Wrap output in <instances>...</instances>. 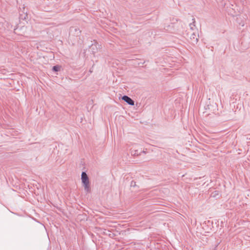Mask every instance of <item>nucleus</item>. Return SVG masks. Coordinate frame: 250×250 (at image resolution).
<instances>
[{
	"label": "nucleus",
	"mask_w": 250,
	"mask_h": 250,
	"mask_svg": "<svg viewBox=\"0 0 250 250\" xmlns=\"http://www.w3.org/2000/svg\"><path fill=\"white\" fill-rule=\"evenodd\" d=\"M122 99L129 105H133L134 104V101L127 95H124L122 97Z\"/></svg>",
	"instance_id": "f03ea898"
},
{
	"label": "nucleus",
	"mask_w": 250,
	"mask_h": 250,
	"mask_svg": "<svg viewBox=\"0 0 250 250\" xmlns=\"http://www.w3.org/2000/svg\"><path fill=\"white\" fill-rule=\"evenodd\" d=\"M190 39L192 40L193 43H196L198 41V39L194 33L192 34Z\"/></svg>",
	"instance_id": "423d86ee"
},
{
	"label": "nucleus",
	"mask_w": 250,
	"mask_h": 250,
	"mask_svg": "<svg viewBox=\"0 0 250 250\" xmlns=\"http://www.w3.org/2000/svg\"><path fill=\"white\" fill-rule=\"evenodd\" d=\"M99 48V45L97 42H95L94 43L92 44L90 47L92 54H95L98 51Z\"/></svg>",
	"instance_id": "20e7f679"
},
{
	"label": "nucleus",
	"mask_w": 250,
	"mask_h": 250,
	"mask_svg": "<svg viewBox=\"0 0 250 250\" xmlns=\"http://www.w3.org/2000/svg\"><path fill=\"white\" fill-rule=\"evenodd\" d=\"M60 68V66L59 65H56L53 67L52 70L54 72H58L59 71Z\"/></svg>",
	"instance_id": "6e6552de"
},
{
	"label": "nucleus",
	"mask_w": 250,
	"mask_h": 250,
	"mask_svg": "<svg viewBox=\"0 0 250 250\" xmlns=\"http://www.w3.org/2000/svg\"><path fill=\"white\" fill-rule=\"evenodd\" d=\"M192 20L193 21L192 23H190L189 24V27L192 30H193L194 29V28H195V20L193 19H192Z\"/></svg>",
	"instance_id": "0eeeda50"
},
{
	"label": "nucleus",
	"mask_w": 250,
	"mask_h": 250,
	"mask_svg": "<svg viewBox=\"0 0 250 250\" xmlns=\"http://www.w3.org/2000/svg\"><path fill=\"white\" fill-rule=\"evenodd\" d=\"M70 33L75 36H79L81 34V31L77 27H71L70 28Z\"/></svg>",
	"instance_id": "7ed1b4c3"
},
{
	"label": "nucleus",
	"mask_w": 250,
	"mask_h": 250,
	"mask_svg": "<svg viewBox=\"0 0 250 250\" xmlns=\"http://www.w3.org/2000/svg\"><path fill=\"white\" fill-rule=\"evenodd\" d=\"M131 154L132 155L136 156H139L141 154V151L139 150L136 149L134 148L131 149Z\"/></svg>",
	"instance_id": "39448f33"
},
{
	"label": "nucleus",
	"mask_w": 250,
	"mask_h": 250,
	"mask_svg": "<svg viewBox=\"0 0 250 250\" xmlns=\"http://www.w3.org/2000/svg\"><path fill=\"white\" fill-rule=\"evenodd\" d=\"M81 180L84 187V191L87 193L89 192L90 191L89 180L86 172L83 171L82 172Z\"/></svg>",
	"instance_id": "f257e3e1"
}]
</instances>
